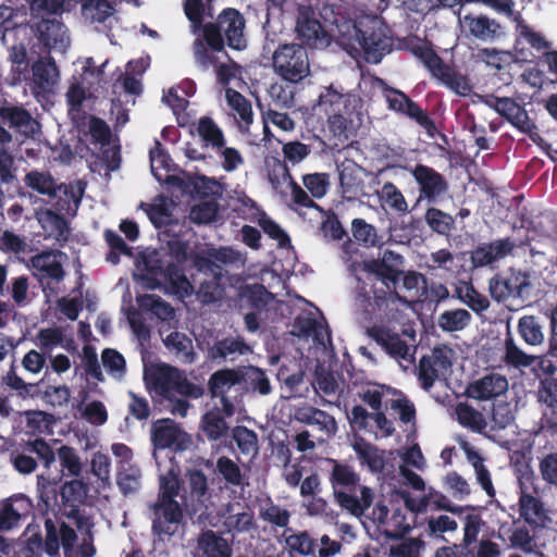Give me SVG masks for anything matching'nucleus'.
<instances>
[{
    "instance_id": "1",
    "label": "nucleus",
    "mask_w": 557,
    "mask_h": 557,
    "mask_svg": "<svg viewBox=\"0 0 557 557\" xmlns=\"http://www.w3.org/2000/svg\"><path fill=\"white\" fill-rule=\"evenodd\" d=\"M245 18L234 8L221 11L214 22L202 25V38L194 41V55L197 64L203 70L214 65L216 57L212 52L224 51L225 44L234 50L246 48L244 36Z\"/></svg>"
},
{
    "instance_id": "2",
    "label": "nucleus",
    "mask_w": 557,
    "mask_h": 557,
    "mask_svg": "<svg viewBox=\"0 0 557 557\" xmlns=\"http://www.w3.org/2000/svg\"><path fill=\"white\" fill-rule=\"evenodd\" d=\"M333 465L330 482L339 507L355 518H361L374 500V492L359 485V475L347 465L331 460Z\"/></svg>"
},
{
    "instance_id": "3",
    "label": "nucleus",
    "mask_w": 557,
    "mask_h": 557,
    "mask_svg": "<svg viewBox=\"0 0 557 557\" xmlns=\"http://www.w3.org/2000/svg\"><path fill=\"white\" fill-rule=\"evenodd\" d=\"M178 474V468L171 466L165 474L160 475V495L152 506V528L160 535L172 534L183 516L178 503L174 499L180 487Z\"/></svg>"
},
{
    "instance_id": "4",
    "label": "nucleus",
    "mask_w": 557,
    "mask_h": 557,
    "mask_svg": "<svg viewBox=\"0 0 557 557\" xmlns=\"http://www.w3.org/2000/svg\"><path fill=\"white\" fill-rule=\"evenodd\" d=\"M354 29V38L368 63L377 64L391 52L393 47L391 30L381 17L376 15L362 17L355 23Z\"/></svg>"
},
{
    "instance_id": "5",
    "label": "nucleus",
    "mask_w": 557,
    "mask_h": 557,
    "mask_svg": "<svg viewBox=\"0 0 557 557\" xmlns=\"http://www.w3.org/2000/svg\"><path fill=\"white\" fill-rule=\"evenodd\" d=\"M27 187L50 198H59L54 208L66 215H75L84 194L82 183L58 185L47 172L30 171L25 175Z\"/></svg>"
},
{
    "instance_id": "6",
    "label": "nucleus",
    "mask_w": 557,
    "mask_h": 557,
    "mask_svg": "<svg viewBox=\"0 0 557 557\" xmlns=\"http://www.w3.org/2000/svg\"><path fill=\"white\" fill-rule=\"evenodd\" d=\"M411 51L429 71L431 77L435 78L441 85L459 96H468L471 92L472 87L469 78L445 63L433 48L426 45H417Z\"/></svg>"
},
{
    "instance_id": "7",
    "label": "nucleus",
    "mask_w": 557,
    "mask_h": 557,
    "mask_svg": "<svg viewBox=\"0 0 557 557\" xmlns=\"http://www.w3.org/2000/svg\"><path fill=\"white\" fill-rule=\"evenodd\" d=\"M145 381L149 388L160 395L175 391L184 396L199 398L203 394L201 386L190 383L182 371L165 363L147 366Z\"/></svg>"
},
{
    "instance_id": "8",
    "label": "nucleus",
    "mask_w": 557,
    "mask_h": 557,
    "mask_svg": "<svg viewBox=\"0 0 557 557\" xmlns=\"http://www.w3.org/2000/svg\"><path fill=\"white\" fill-rule=\"evenodd\" d=\"M273 67L285 81L298 83L310 73L307 49L299 44H284L273 54Z\"/></svg>"
},
{
    "instance_id": "9",
    "label": "nucleus",
    "mask_w": 557,
    "mask_h": 557,
    "mask_svg": "<svg viewBox=\"0 0 557 557\" xmlns=\"http://www.w3.org/2000/svg\"><path fill=\"white\" fill-rule=\"evenodd\" d=\"M0 139H13L12 135L3 126H8L14 133L24 136L25 139H35L40 133V123L21 106L3 104L0 107Z\"/></svg>"
},
{
    "instance_id": "10",
    "label": "nucleus",
    "mask_w": 557,
    "mask_h": 557,
    "mask_svg": "<svg viewBox=\"0 0 557 557\" xmlns=\"http://www.w3.org/2000/svg\"><path fill=\"white\" fill-rule=\"evenodd\" d=\"M455 351L447 347H436L431 355L423 357L419 364V380L424 389H429L436 381L446 380L450 372Z\"/></svg>"
},
{
    "instance_id": "11",
    "label": "nucleus",
    "mask_w": 557,
    "mask_h": 557,
    "mask_svg": "<svg viewBox=\"0 0 557 557\" xmlns=\"http://www.w3.org/2000/svg\"><path fill=\"white\" fill-rule=\"evenodd\" d=\"M354 107L361 108V100L355 94L346 91L341 84L323 86L318 96L315 108L326 116L343 112Z\"/></svg>"
},
{
    "instance_id": "12",
    "label": "nucleus",
    "mask_w": 557,
    "mask_h": 557,
    "mask_svg": "<svg viewBox=\"0 0 557 557\" xmlns=\"http://www.w3.org/2000/svg\"><path fill=\"white\" fill-rule=\"evenodd\" d=\"M376 277L373 284V299L376 308L384 311L387 321L400 322L401 308H407L408 301L394 290L395 284L386 277Z\"/></svg>"
},
{
    "instance_id": "13",
    "label": "nucleus",
    "mask_w": 557,
    "mask_h": 557,
    "mask_svg": "<svg viewBox=\"0 0 557 557\" xmlns=\"http://www.w3.org/2000/svg\"><path fill=\"white\" fill-rule=\"evenodd\" d=\"M151 440L154 447L161 449L185 450L193 444L190 435L170 419H161L152 423Z\"/></svg>"
},
{
    "instance_id": "14",
    "label": "nucleus",
    "mask_w": 557,
    "mask_h": 557,
    "mask_svg": "<svg viewBox=\"0 0 557 557\" xmlns=\"http://www.w3.org/2000/svg\"><path fill=\"white\" fill-rule=\"evenodd\" d=\"M313 12L310 9L299 11L296 24V32L301 45L310 48L320 49L327 47L331 37L323 28L319 20L312 17Z\"/></svg>"
},
{
    "instance_id": "15",
    "label": "nucleus",
    "mask_w": 557,
    "mask_h": 557,
    "mask_svg": "<svg viewBox=\"0 0 557 557\" xmlns=\"http://www.w3.org/2000/svg\"><path fill=\"white\" fill-rule=\"evenodd\" d=\"M243 382L242 368L215 371L209 379L208 387L212 397H219L222 412L226 417L234 413V404L226 397L227 392Z\"/></svg>"
},
{
    "instance_id": "16",
    "label": "nucleus",
    "mask_w": 557,
    "mask_h": 557,
    "mask_svg": "<svg viewBox=\"0 0 557 557\" xmlns=\"http://www.w3.org/2000/svg\"><path fill=\"white\" fill-rule=\"evenodd\" d=\"M399 456L401 462L398 467V472L405 484L411 486L416 491H424L425 482L412 470L413 468L418 471H424L426 468V460L419 445H412L411 447L403 450Z\"/></svg>"
},
{
    "instance_id": "17",
    "label": "nucleus",
    "mask_w": 557,
    "mask_h": 557,
    "mask_svg": "<svg viewBox=\"0 0 557 557\" xmlns=\"http://www.w3.org/2000/svg\"><path fill=\"white\" fill-rule=\"evenodd\" d=\"M32 451L35 453L41 460L45 471L36 476V486L40 496H44L51 487L58 485L62 481L61 472H53L51 466L55 461L57 453L41 440H36L30 443Z\"/></svg>"
},
{
    "instance_id": "18",
    "label": "nucleus",
    "mask_w": 557,
    "mask_h": 557,
    "mask_svg": "<svg viewBox=\"0 0 557 557\" xmlns=\"http://www.w3.org/2000/svg\"><path fill=\"white\" fill-rule=\"evenodd\" d=\"M294 417L296 421L317 426L320 435L317 442L322 444L329 441L337 432V423L335 419L323 410L311 406H301L296 408Z\"/></svg>"
},
{
    "instance_id": "19",
    "label": "nucleus",
    "mask_w": 557,
    "mask_h": 557,
    "mask_svg": "<svg viewBox=\"0 0 557 557\" xmlns=\"http://www.w3.org/2000/svg\"><path fill=\"white\" fill-rule=\"evenodd\" d=\"M508 380L498 373H490L471 382L467 387L468 397L478 401H487L507 393Z\"/></svg>"
},
{
    "instance_id": "20",
    "label": "nucleus",
    "mask_w": 557,
    "mask_h": 557,
    "mask_svg": "<svg viewBox=\"0 0 557 557\" xmlns=\"http://www.w3.org/2000/svg\"><path fill=\"white\" fill-rule=\"evenodd\" d=\"M372 518L383 528L387 537L401 536L411 529L407 515L401 508H395L391 513L385 505L377 503L372 510Z\"/></svg>"
},
{
    "instance_id": "21",
    "label": "nucleus",
    "mask_w": 557,
    "mask_h": 557,
    "mask_svg": "<svg viewBox=\"0 0 557 557\" xmlns=\"http://www.w3.org/2000/svg\"><path fill=\"white\" fill-rule=\"evenodd\" d=\"M357 108L354 107L327 116V127L333 137L349 139L357 136L362 125V113Z\"/></svg>"
},
{
    "instance_id": "22",
    "label": "nucleus",
    "mask_w": 557,
    "mask_h": 557,
    "mask_svg": "<svg viewBox=\"0 0 557 557\" xmlns=\"http://www.w3.org/2000/svg\"><path fill=\"white\" fill-rule=\"evenodd\" d=\"M368 334L393 358L411 361L410 347L399 338L397 333L384 325H374L368 330Z\"/></svg>"
},
{
    "instance_id": "23",
    "label": "nucleus",
    "mask_w": 557,
    "mask_h": 557,
    "mask_svg": "<svg viewBox=\"0 0 557 557\" xmlns=\"http://www.w3.org/2000/svg\"><path fill=\"white\" fill-rule=\"evenodd\" d=\"M30 508V499L23 494L3 500L0 505V530L9 531L16 528L21 518L27 515Z\"/></svg>"
},
{
    "instance_id": "24",
    "label": "nucleus",
    "mask_w": 557,
    "mask_h": 557,
    "mask_svg": "<svg viewBox=\"0 0 557 557\" xmlns=\"http://www.w3.org/2000/svg\"><path fill=\"white\" fill-rule=\"evenodd\" d=\"M61 542L65 557H92L96 549L92 545L90 529L82 530V540L76 543L77 535L73 529L62 524L60 528Z\"/></svg>"
},
{
    "instance_id": "25",
    "label": "nucleus",
    "mask_w": 557,
    "mask_h": 557,
    "mask_svg": "<svg viewBox=\"0 0 557 557\" xmlns=\"http://www.w3.org/2000/svg\"><path fill=\"white\" fill-rule=\"evenodd\" d=\"M529 286L527 277L521 273H511L508 277L496 276L490 282L491 296L497 301L511 296L521 297Z\"/></svg>"
},
{
    "instance_id": "26",
    "label": "nucleus",
    "mask_w": 557,
    "mask_h": 557,
    "mask_svg": "<svg viewBox=\"0 0 557 557\" xmlns=\"http://www.w3.org/2000/svg\"><path fill=\"white\" fill-rule=\"evenodd\" d=\"M33 83L42 92H49L58 84L60 73L54 59L40 57L32 65Z\"/></svg>"
},
{
    "instance_id": "27",
    "label": "nucleus",
    "mask_w": 557,
    "mask_h": 557,
    "mask_svg": "<svg viewBox=\"0 0 557 557\" xmlns=\"http://www.w3.org/2000/svg\"><path fill=\"white\" fill-rule=\"evenodd\" d=\"M412 175L420 185L421 193L429 199H435L447 189V183L441 174L425 165H418L412 171Z\"/></svg>"
},
{
    "instance_id": "28",
    "label": "nucleus",
    "mask_w": 557,
    "mask_h": 557,
    "mask_svg": "<svg viewBox=\"0 0 557 557\" xmlns=\"http://www.w3.org/2000/svg\"><path fill=\"white\" fill-rule=\"evenodd\" d=\"M401 264L403 257L400 255L392 250H384L379 259L367 261L366 268L376 276L386 277L391 283L396 284Z\"/></svg>"
},
{
    "instance_id": "29",
    "label": "nucleus",
    "mask_w": 557,
    "mask_h": 557,
    "mask_svg": "<svg viewBox=\"0 0 557 557\" xmlns=\"http://www.w3.org/2000/svg\"><path fill=\"white\" fill-rule=\"evenodd\" d=\"M513 245L508 239L495 240L488 245L476 248L471 255L475 268L486 267L508 256Z\"/></svg>"
},
{
    "instance_id": "30",
    "label": "nucleus",
    "mask_w": 557,
    "mask_h": 557,
    "mask_svg": "<svg viewBox=\"0 0 557 557\" xmlns=\"http://www.w3.org/2000/svg\"><path fill=\"white\" fill-rule=\"evenodd\" d=\"M459 446L465 453L468 462L472 466L478 483L490 497H494L495 488L493 486L491 473L485 467L484 460L479 451L467 441H460Z\"/></svg>"
},
{
    "instance_id": "31",
    "label": "nucleus",
    "mask_w": 557,
    "mask_h": 557,
    "mask_svg": "<svg viewBox=\"0 0 557 557\" xmlns=\"http://www.w3.org/2000/svg\"><path fill=\"white\" fill-rule=\"evenodd\" d=\"M197 557H231L232 549L227 541L213 531L203 532L197 543Z\"/></svg>"
},
{
    "instance_id": "32",
    "label": "nucleus",
    "mask_w": 557,
    "mask_h": 557,
    "mask_svg": "<svg viewBox=\"0 0 557 557\" xmlns=\"http://www.w3.org/2000/svg\"><path fill=\"white\" fill-rule=\"evenodd\" d=\"M165 331L160 329L165 347L173 352L182 362L193 363L196 359L191 341L183 333L171 332L164 335Z\"/></svg>"
},
{
    "instance_id": "33",
    "label": "nucleus",
    "mask_w": 557,
    "mask_h": 557,
    "mask_svg": "<svg viewBox=\"0 0 557 557\" xmlns=\"http://www.w3.org/2000/svg\"><path fill=\"white\" fill-rule=\"evenodd\" d=\"M58 212L51 209H39L36 210L35 218L50 237L62 239L67 234V224L63 218L67 215L59 210Z\"/></svg>"
},
{
    "instance_id": "34",
    "label": "nucleus",
    "mask_w": 557,
    "mask_h": 557,
    "mask_svg": "<svg viewBox=\"0 0 557 557\" xmlns=\"http://www.w3.org/2000/svg\"><path fill=\"white\" fill-rule=\"evenodd\" d=\"M61 257L55 252L41 253L32 258V267L38 275L59 281L64 275Z\"/></svg>"
},
{
    "instance_id": "35",
    "label": "nucleus",
    "mask_w": 557,
    "mask_h": 557,
    "mask_svg": "<svg viewBox=\"0 0 557 557\" xmlns=\"http://www.w3.org/2000/svg\"><path fill=\"white\" fill-rule=\"evenodd\" d=\"M520 516L525 522L533 525H542L546 520V513L541 502L528 494L524 482L521 483Z\"/></svg>"
},
{
    "instance_id": "36",
    "label": "nucleus",
    "mask_w": 557,
    "mask_h": 557,
    "mask_svg": "<svg viewBox=\"0 0 557 557\" xmlns=\"http://www.w3.org/2000/svg\"><path fill=\"white\" fill-rule=\"evenodd\" d=\"M39 40L48 48L63 44L66 34L64 24L53 18H42L36 25Z\"/></svg>"
},
{
    "instance_id": "37",
    "label": "nucleus",
    "mask_w": 557,
    "mask_h": 557,
    "mask_svg": "<svg viewBox=\"0 0 557 557\" xmlns=\"http://www.w3.org/2000/svg\"><path fill=\"white\" fill-rule=\"evenodd\" d=\"M36 343L45 351H50L57 347L71 350L73 341L65 335L63 329L51 326L38 331Z\"/></svg>"
},
{
    "instance_id": "38",
    "label": "nucleus",
    "mask_w": 557,
    "mask_h": 557,
    "mask_svg": "<svg viewBox=\"0 0 557 557\" xmlns=\"http://www.w3.org/2000/svg\"><path fill=\"white\" fill-rule=\"evenodd\" d=\"M351 447L357 454L358 459L367 465L370 471L380 472L384 469L385 458L383 451L361 438L355 440Z\"/></svg>"
},
{
    "instance_id": "39",
    "label": "nucleus",
    "mask_w": 557,
    "mask_h": 557,
    "mask_svg": "<svg viewBox=\"0 0 557 557\" xmlns=\"http://www.w3.org/2000/svg\"><path fill=\"white\" fill-rule=\"evenodd\" d=\"M537 397L539 401L544 406V416L552 424L557 425V380H543L537 392Z\"/></svg>"
},
{
    "instance_id": "40",
    "label": "nucleus",
    "mask_w": 557,
    "mask_h": 557,
    "mask_svg": "<svg viewBox=\"0 0 557 557\" xmlns=\"http://www.w3.org/2000/svg\"><path fill=\"white\" fill-rule=\"evenodd\" d=\"M518 332L521 338L531 346L543 344L544 326L542 321L535 315H523L518 321Z\"/></svg>"
},
{
    "instance_id": "41",
    "label": "nucleus",
    "mask_w": 557,
    "mask_h": 557,
    "mask_svg": "<svg viewBox=\"0 0 557 557\" xmlns=\"http://www.w3.org/2000/svg\"><path fill=\"white\" fill-rule=\"evenodd\" d=\"M222 409L214 408L206 412L200 421V430L210 441H218L228 430L227 422L221 413Z\"/></svg>"
},
{
    "instance_id": "42",
    "label": "nucleus",
    "mask_w": 557,
    "mask_h": 557,
    "mask_svg": "<svg viewBox=\"0 0 557 557\" xmlns=\"http://www.w3.org/2000/svg\"><path fill=\"white\" fill-rule=\"evenodd\" d=\"M455 294L460 301L475 312H482L488 308V299L476 292L469 282H458L455 288Z\"/></svg>"
},
{
    "instance_id": "43",
    "label": "nucleus",
    "mask_w": 557,
    "mask_h": 557,
    "mask_svg": "<svg viewBox=\"0 0 557 557\" xmlns=\"http://www.w3.org/2000/svg\"><path fill=\"white\" fill-rule=\"evenodd\" d=\"M57 456L61 466L59 472L64 475L78 478L83 471V462L77 451L67 445H62L57 450Z\"/></svg>"
},
{
    "instance_id": "44",
    "label": "nucleus",
    "mask_w": 557,
    "mask_h": 557,
    "mask_svg": "<svg viewBox=\"0 0 557 557\" xmlns=\"http://www.w3.org/2000/svg\"><path fill=\"white\" fill-rule=\"evenodd\" d=\"M465 21L470 34L483 40L493 39L499 28V25L494 20L483 15L475 17L467 15Z\"/></svg>"
},
{
    "instance_id": "45",
    "label": "nucleus",
    "mask_w": 557,
    "mask_h": 557,
    "mask_svg": "<svg viewBox=\"0 0 557 557\" xmlns=\"http://www.w3.org/2000/svg\"><path fill=\"white\" fill-rule=\"evenodd\" d=\"M243 382H245L253 392L267 396L272 392V386L267 374L257 367L242 368Z\"/></svg>"
},
{
    "instance_id": "46",
    "label": "nucleus",
    "mask_w": 557,
    "mask_h": 557,
    "mask_svg": "<svg viewBox=\"0 0 557 557\" xmlns=\"http://www.w3.org/2000/svg\"><path fill=\"white\" fill-rule=\"evenodd\" d=\"M455 412L458 422L472 431L481 432L486 426V421L483 414L467 404H458Z\"/></svg>"
},
{
    "instance_id": "47",
    "label": "nucleus",
    "mask_w": 557,
    "mask_h": 557,
    "mask_svg": "<svg viewBox=\"0 0 557 557\" xmlns=\"http://www.w3.org/2000/svg\"><path fill=\"white\" fill-rule=\"evenodd\" d=\"M140 478L141 473L137 466L133 463L122 465L117 473V485L123 494H132L138 491Z\"/></svg>"
},
{
    "instance_id": "48",
    "label": "nucleus",
    "mask_w": 557,
    "mask_h": 557,
    "mask_svg": "<svg viewBox=\"0 0 557 557\" xmlns=\"http://www.w3.org/2000/svg\"><path fill=\"white\" fill-rule=\"evenodd\" d=\"M249 351V347L239 339L226 338L209 349V357L216 358H234L236 355H244Z\"/></svg>"
},
{
    "instance_id": "49",
    "label": "nucleus",
    "mask_w": 557,
    "mask_h": 557,
    "mask_svg": "<svg viewBox=\"0 0 557 557\" xmlns=\"http://www.w3.org/2000/svg\"><path fill=\"white\" fill-rule=\"evenodd\" d=\"M507 330H509V321L507 322ZM508 338L505 341V361L512 367H529L535 360V357L527 355L513 341L508 331Z\"/></svg>"
},
{
    "instance_id": "50",
    "label": "nucleus",
    "mask_w": 557,
    "mask_h": 557,
    "mask_svg": "<svg viewBox=\"0 0 557 557\" xmlns=\"http://www.w3.org/2000/svg\"><path fill=\"white\" fill-rule=\"evenodd\" d=\"M215 469L223 480L231 485L238 486L245 480L240 467L230 457L221 456L218 458Z\"/></svg>"
},
{
    "instance_id": "51",
    "label": "nucleus",
    "mask_w": 557,
    "mask_h": 557,
    "mask_svg": "<svg viewBox=\"0 0 557 557\" xmlns=\"http://www.w3.org/2000/svg\"><path fill=\"white\" fill-rule=\"evenodd\" d=\"M104 370L115 380H122L126 373L124 357L115 349L107 348L101 354Z\"/></svg>"
},
{
    "instance_id": "52",
    "label": "nucleus",
    "mask_w": 557,
    "mask_h": 557,
    "mask_svg": "<svg viewBox=\"0 0 557 557\" xmlns=\"http://www.w3.org/2000/svg\"><path fill=\"white\" fill-rule=\"evenodd\" d=\"M188 127L189 134L200 139H224L222 129L210 116H201Z\"/></svg>"
},
{
    "instance_id": "53",
    "label": "nucleus",
    "mask_w": 557,
    "mask_h": 557,
    "mask_svg": "<svg viewBox=\"0 0 557 557\" xmlns=\"http://www.w3.org/2000/svg\"><path fill=\"white\" fill-rule=\"evenodd\" d=\"M233 438L242 454L252 456L258 454V436L252 430L246 426H236L233 430Z\"/></svg>"
},
{
    "instance_id": "54",
    "label": "nucleus",
    "mask_w": 557,
    "mask_h": 557,
    "mask_svg": "<svg viewBox=\"0 0 557 557\" xmlns=\"http://www.w3.org/2000/svg\"><path fill=\"white\" fill-rule=\"evenodd\" d=\"M140 305L141 307L152 311L162 321L169 322L170 325L175 321V312L173 308L154 295L143 296L140 298Z\"/></svg>"
},
{
    "instance_id": "55",
    "label": "nucleus",
    "mask_w": 557,
    "mask_h": 557,
    "mask_svg": "<svg viewBox=\"0 0 557 557\" xmlns=\"http://www.w3.org/2000/svg\"><path fill=\"white\" fill-rule=\"evenodd\" d=\"M285 543L290 553H295L304 557L314 555V542L306 532L292 533L287 535Z\"/></svg>"
},
{
    "instance_id": "56",
    "label": "nucleus",
    "mask_w": 557,
    "mask_h": 557,
    "mask_svg": "<svg viewBox=\"0 0 557 557\" xmlns=\"http://www.w3.org/2000/svg\"><path fill=\"white\" fill-rule=\"evenodd\" d=\"M470 319L471 315L467 310L456 309L442 313L438 324L443 330L454 332L465 329L469 324Z\"/></svg>"
},
{
    "instance_id": "57",
    "label": "nucleus",
    "mask_w": 557,
    "mask_h": 557,
    "mask_svg": "<svg viewBox=\"0 0 557 557\" xmlns=\"http://www.w3.org/2000/svg\"><path fill=\"white\" fill-rule=\"evenodd\" d=\"M208 261L215 265H243L246 261L244 255L230 247L208 251Z\"/></svg>"
},
{
    "instance_id": "58",
    "label": "nucleus",
    "mask_w": 557,
    "mask_h": 557,
    "mask_svg": "<svg viewBox=\"0 0 557 557\" xmlns=\"http://www.w3.org/2000/svg\"><path fill=\"white\" fill-rule=\"evenodd\" d=\"M150 166L152 175L159 182L164 178L165 173H169L172 166V160L161 149L159 141H157L154 148L150 150Z\"/></svg>"
},
{
    "instance_id": "59",
    "label": "nucleus",
    "mask_w": 557,
    "mask_h": 557,
    "mask_svg": "<svg viewBox=\"0 0 557 557\" xmlns=\"http://www.w3.org/2000/svg\"><path fill=\"white\" fill-rule=\"evenodd\" d=\"M173 203L164 198L154 199V201L145 208L149 220L156 226L165 225L171 216Z\"/></svg>"
},
{
    "instance_id": "60",
    "label": "nucleus",
    "mask_w": 557,
    "mask_h": 557,
    "mask_svg": "<svg viewBox=\"0 0 557 557\" xmlns=\"http://www.w3.org/2000/svg\"><path fill=\"white\" fill-rule=\"evenodd\" d=\"M78 409L82 418L92 425H103L108 420V411L99 400L82 403Z\"/></svg>"
},
{
    "instance_id": "61",
    "label": "nucleus",
    "mask_w": 557,
    "mask_h": 557,
    "mask_svg": "<svg viewBox=\"0 0 557 557\" xmlns=\"http://www.w3.org/2000/svg\"><path fill=\"white\" fill-rule=\"evenodd\" d=\"M389 408L398 416L403 423H413L416 420V407L407 397L397 394L395 398L389 401L385 399Z\"/></svg>"
},
{
    "instance_id": "62",
    "label": "nucleus",
    "mask_w": 557,
    "mask_h": 557,
    "mask_svg": "<svg viewBox=\"0 0 557 557\" xmlns=\"http://www.w3.org/2000/svg\"><path fill=\"white\" fill-rule=\"evenodd\" d=\"M424 543L419 539H406L389 546V557H421Z\"/></svg>"
},
{
    "instance_id": "63",
    "label": "nucleus",
    "mask_w": 557,
    "mask_h": 557,
    "mask_svg": "<svg viewBox=\"0 0 557 557\" xmlns=\"http://www.w3.org/2000/svg\"><path fill=\"white\" fill-rule=\"evenodd\" d=\"M384 91L388 109L395 112L406 115L411 110V106H414L416 103L401 90L395 89L393 87H386Z\"/></svg>"
},
{
    "instance_id": "64",
    "label": "nucleus",
    "mask_w": 557,
    "mask_h": 557,
    "mask_svg": "<svg viewBox=\"0 0 557 557\" xmlns=\"http://www.w3.org/2000/svg\"><path fill=\"white\" fill-rule=\"evenodd\" d=\"M444 485L451 496L458 500L465 499L471 493L470 484L457 472H449L444 478Z\"/></svg>"
}]
</instances>
